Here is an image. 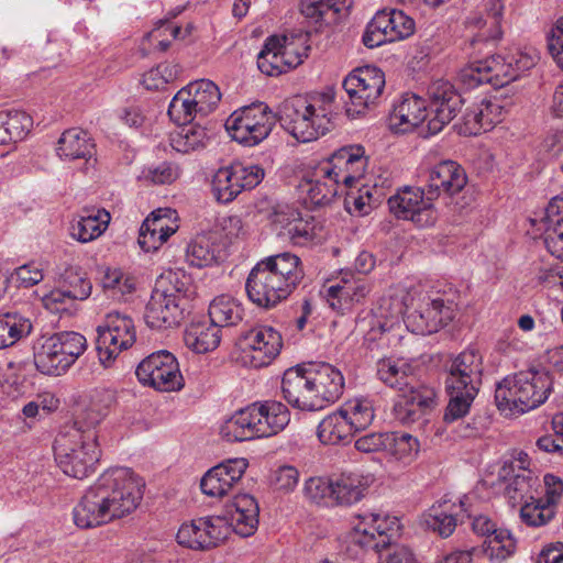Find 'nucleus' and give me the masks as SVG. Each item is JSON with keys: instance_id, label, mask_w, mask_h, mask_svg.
<instances>
[{"instance_id": "f257e3e1", "label": "nucleus", "mask_w": 563, "mask_h": 563, "mask_svg": "<svg viewBox=\"0 0 563 563\" xmlns=\"http://www.w3.org/2000/svg\"><path fill=\"white\" fill-rule=\"evenodd\" d=\"M144 482L126 467L103 472L73 510L81 529L96 528L132 514L143 498Z\"/></svg>"}, {"instance_id": "f03ea898", "label": "nucleus", "mask_w": 563, "mask_h": 563, "mask_svg": "<svg viewBox=\"0 0 563 563\" xmlns=\"http://www.w3.org/2000/svg\"><path fill=\"white\" fill-rule=\"evenodd\" d=\"M345 380L342 372L325 362L288 368L282 379L284 399L294 408L316 411L338 401Z\"/></svg>"}, {"instance_id": "7ed1b4c3", "label": "nucleus", "mask_w": 563, "mask_h": 563, "mask_svg": "<svg viewBox=\"0 0 563 563\" xmlns=\"http://www.w3.org/2000/svg\"><path fill=\"white\" fill-rule=\"evenodd\" d=\"M303 276L300 258L284 252L260 261L249 274L245 290L257 307L271 309L287 299Z\"/></svg>"}, {"instance_id": "20e7f679", "label": "nucleus", "mask_w": 563, "mask_h": 563, "mask_svg": "<svg viewBox=\"0 0 563 563\" xmlns=\"http://www.w3.org/2000/svg\"><path fill=\"white\" fill-rule=\"evenodd\" d=\"M377 376L385 385L401 391L395 406L397 418L401 422L419 420L433 406L435 390L417 383L416 368L411 362L405 358H383L377 363Z\"/></svg>"}, {"instance_id": "39448f33", "label": "nucleus", "mask_w": 563, "mask_h": 563, "mask_svg": "<svg viewBox=\"0 0 563 563\" xmlns=\"http://www.w3.org/2000/svg\"><path fill=\"white\" fill-rule=\"evenodd\" d=\"M483 376V356L475 347H467L445 365V393L449 402L444 421L454 422L465 417L476 398Z\"/></svg>"}, {"instance_id": "423d86ee", "label": "nucleus", "mask_w": 563, "mask_h": 563, "mask_svg": "<svg viewBox=\"0 0 563 563\" xmlns=\"http://www.w3.org/2000/svg\"><path fill=\"white\" fill-rule=\"evenodd\" d=\"M332 102L330 93L311 99L296 96L283 102L278 121L296 140L311 142L331 130Z\"/></svg>"}, {"instance_id": "0eeeda50", "label": "nucleus", "mask_w": 563, "mask_h": 563, "mask_svg": "<svg viewBox=\"0 0 563 563\" xmlns=\"http://www.w3.org/2000/svg\"><path fill=\"white\" fill-rule=\"evenodd\" d=\"M378 309L382 317L398 318L404 316L407 329L419 335L438 332L455 316V306L452 301H445L441 297L429 295H420L418 298L412 297L410 306L399 298H383Z\"/></svg>"}, {"instance_id": "6e6552de", "label": "nucleus", "mask_w": 563, "mask_h": 563, "mask_svg": "<svg viewBox=\"0 0 563 563\" xmlns=\"http://www.w3.org/2000/svg\"><path fill=\"white\" fill-rule=\"evenodd\" d=\"M552 384V377L545 371L531 368L509 375L496 386V406L505 415H522L545 402Z\"/></svg>"}, {"instance_id": "1a4fd4ad", "label": "nucleus", "mask_w": 563, "mask_h": 563, "mask_svg": "<svg viewBox=\"0 0 563 563\" xmlns=\"http://www.w3.org/2000/svg\"><path fill=\"white\" fill-rule=\"evenodd\" d=\"M190 286V277L180 269L163 273L156 279L145 308L146 324L157 330L178 325L184 318Z\"/></svg>"}, {"instance_id": "9d476101", "label": "nucleus", "mask_w": 563, "mask_h": 563, "mask_svg": "<svg viewBox=\"0 0 563 563\" xmlns=\"http://www.w3.org/2000/svg\"><path fill=\"white\" fill-rule=\"evenodd\" d=\"M100 452L97 432L75 421L54 443V456L58 467L67 476L84 479L95 472Z\"/></svg>"}, {"instance_id": "9b49d317", "label": "nucleus", "mask_w": 563, "mask_h": 563, "mask_svg": "<svg viewBox=\"0 0 563 563\" xmlns=\"http://www.w3.org/2000/svg\"><path fill=\"white\" fill-rule=\"evenodd\" d=\"M534 64V56L520 51L506 58L490 56L476 59L462 68L459 79L466 89H473L483 84H489L496 88L504 87L520 78Z\"/></svg>"}, {"instance_id": "f8f14e48", "label": "nucleus", "mask_w": 563, "mask_h": 563, "mask_svg": "<svg viewBox=\"0 0 563 563\" xmlns=\"http://www.w3.org/2000/svg\"><path fill=\"white\" fill-rule=\"evenodd\" d=\"M221 100L219 87L209 79H200L181 88L172 99L168 115L176 124L190 123L197 115L213 112Z\"/></svg>"}, {"instance_id": "ddd939ff", "label": "nucleus", "mask_w": 563, "mask_h": 563, "mask_svg": "<svg viewBox=\"0 0 563 563\" xmlns=\"http://www.w3.org/2000/svg\"><path fill=\"white\" fill-rule=\"evenodd\" d=\"M277 117L264 102L242 107L225 121V129L232 140L244 146L263 142L276 124Z\"/></svg>"}, {"instance_id": "4468645a", "label": "nucleus", "mask_w": 563, "mask_h": 563, "mask_svg": "<svg viewBox=\"0 0 563 563\" xmlns=\"http://www.w3.org/2000/svg\"><path fill=\"white\" fill-rule=\"evenodd\" d=\"M343 88L350 99L346 114L354 118L377 103L385 88V75L375 66L358 67L346 76Z\"/></svg>"}, {"instance_id": "2eb2a0df", "label": "nucleus", "mask_w": 563, "mask_h": 563, "mask_svg": "<svg viewBox=\"0 0 563 563\" xmlns=\"http://www.w3.org/2000/svg\"><path fill=\"white\" fill-rule=\"evenodd\" d=\"M136 340L135 325L132 318L119 311L106 314L97 327V351L103 366H109L124 350L130 349Z\"/></svg>"}, {"instance_id": "dca6fc26", "label": "nucleus", "mask_w": 563, "mask_h": 563, "mask_svg": "<svg viewBox=\"0 0 563 563\" xmlns=\"http://www.w3.org/2000/svg\"><path fill=\"white\" fill-rule=\"evenodd\" d=\"M265 176L258 165L232 164L219 168L211 180V192L220 203L232 202L243 190L255 188Z\"/></svg>"}, {"instance_id": "f3484780", "label": "nucleus", "mask_w": 563, "mask_h": 563, "mask_svg": "<svg viewBox=\"0 0 563 563\" xmlns=\"http://www.w3.org/2000/svg\"><path fill=\"white\" fill-rule=\"evenodd\" d=\"M135 374L141 384L159 391H176L184 387L177 358L165 350L145 357L137 365Z\"/></svg>"}, {"instance_id": "a211bd4d", "label": "nucleus", "mask_w": 563, "mask_h": 563, "mask_svg": "<svg viewBox=\"0 0 563 563\" xmlns=\"http://www.w3.org/2000/svg\"><path fill=\"white\" fill-rule=\"evenodd\" d=\"M415 30V20L404 11L382 10L368 22L363 34V43L368 48H375L385 43L408 38Z\"/></svg>"}, {"instance_id": "6ab92c4d", "label": "nucleus", "mask_w": 563, "mask_h": 563, "mask_svg": "<svg viewBox=\"0 0 563 563\" xmlns=\"http://www.w3.org/2000/svg\"><path fill=\"white\" fill-rule=\"evenodd\" d=\"M239 341L244 362L254 368L269 365L283 347L282 334L266 324H257L243 331Z\"/></svg>"}, {"instance_id": "aec40b11", "label": "nucleus", "mask_w": 563, "mask_h": 563, "mask_svg": "<svg viewBox=\"0 0 563 563\" xmlns=\"http://www.w3.org/2000/svg\"><path fill=\"white\" fill-rule=\"evenodd\" d=\"M230 533L228 520L220 516L201 517L185 522L178 529L176 539L181 547L207 551L220 545Z\"/></svg>"}, {"instance_id": "412c9836", "label": "nucleus", "mask_w": 563, "mask_h": 563, "mask_svg": "<svg viewBox=\"0 0 563 563\" xmlns=\"http://www.w3.org/2000/svg\"><path fill=\"white\" fill-rule=\"evenodd\" d=\"M432 201L427 187H406L388 199V206L398 219L410 220L423 228L433 225L437 221Z\"/></svg>"}, {"instance_id": "4be33fe9", "label": "nucleus", "mask_w": 563, "mask_h": 563, "mask_svg": "<svg viewBox=\"0 0 563 563\" xmlns=\"http://www.w3.org/2000/svg\"><path fill=\"white\" fill-rule=\"evenodd\" d=\"M353 528V541L365 549L380 551L390 544L391 539L399 531L397 517L379 512H362L357 515Z\"/></svg>"}, {"instance_id": "5701e85b", "label": "nucleus", "mask_w": 563, "mask_h": 563, "mask_svg": "<svg viewBox=\"0 0 563 563\" xmlns=\"http://www.w3.org/2000/svg\"><path fill=\"white\" fill-rule=\"evenodd\" d=\"M428 96L433 117L428 119L426 126L428 134L434 135L455 118L463 104V98L454 85L445 79L431 82Z\"/></svg>"}, {"instance_id": "b1692460", "label": "nucleus", "mask_w": 563, "mask_h": 563, "mask_svg": "<svg viewBox=\"0 0 563 563\" xmlns=\"http://www.w3.org/2000/svg\"><path fill=\"white\" fill-rule=\"evenodd\" d=\"M371 291V285L364 277L344 272L331 285L323 288V298L329 307L341 314L364 301Z\"/></svg>"}, {"instance_id": "393cba45", "label": "nucleus", "mask_w": 563, "mask_h": 563, "mask_svg": "<svg viewBox=\"0 0 563 563\" xmlns=\"http://www.w3.org/2000/svg\"><path fill=\"white\" fill-rule=\"evenodd\" d=\"M298 187L311 205L322 206L336 196L341 184L332 174V167L322 161L305 172Z\"/></svg>"}, {"instance_id": "a878e982", "label": "nucleus", "mask_w": 563, "mask_h": 563, "mask_svg": "<svg viewBox=\"0 0 563 563\" xmlns=\"http://www.w3.org/2000/svg\"><path fill=\"white\" fill-rule=\"evenodd\" d=\"M332 167V174L344 187H352L353 184L364 176L368 158L362 145L343 146L325 159Z\"/></svg>"}, {"instance_id": "bb28decb", "label": "nucleus", "mask_w": 563, "mask_h": 563, "mask_svg": "<svg viewBox=\"0 0 563 563\" xmlns=\"http://www.w3.org/2000/svg\"><path fill=\"white\" fill-rule=\"evenodd\" d=\"M249 466L246 459H233L209 470L201 478L200 487L210 497L227 495L241 481Z\"/></svg>"}, {"instance_id": "cd10ccee", "label": "nucleus", "mask_w": 563, "mask_h": 563, "mask_svg": "<svg viewBox=\"0 0 563 563\" xmlns=\"http://www.w3.org/2000/svg\"><path fill=\"white\" fill-rule=\"evenodd\" d=\"M504 4L500 0H488L485 4V15H474L468 19V24L478 29L477 34L471 40L470 47L482 51V46H494L501 38V20Z\"/></svg>"}, {"instance_id": "c85d7f7f", "label": "nucleus", "mask_w": 563, "mask_h": 563, "mask_svg": "<svg viewBox=\"0 0 563 563\" xmlns=\"http://www.w3.org/2000/svg\"><path fill=\"white\" fill-rule=\"evenodd\" d=\"M467 177L464 169L453 161H444L438 164L429 175V199H435L442 194L450 197L459 194L466 185Z\"/></svg>"}, {"instance_id": "c756f323", "label": "nucleus", "mask_w": 563, "mask_h": 563, "mask_svg": "<svg viewBox=\"0 0 563 563\" xmlns=\"http://www.w3.org/2000/svg\"><path fill=\"white\" fill-rule=\"evenodd\" d=\"M498 478L505 484V495L515 506L532 498L539 478L529 468H514L512 465H503L498 471Z\"/></svg>"}, {"instance_id": "7c9ffc66", "label": "nucleus", "mask_w": 563, "mask_h": 563, "mask_svg": "<svg viewBox=\"0 0 563 563\" xmlns=\"http://www.w3.org/2000/svg\"><path fill=\"white\" fill-rule=\"evenodd\" d=\"M287 55L288 46L283 45L278 37L271 36L265 41L262 51L257 55V67L261 73L267 76H278L302 63L300 56L288 59Z\"/></svg>"}, {"instance_id": "2f4dec72", "label": "nucleus", "mask_w": 563, "mask_h": 563, "mask_svg": "<svg viewBox=\"0 0 563 563\" xmlns=\"http://www.w3.org/2000/svg\"><path fill=\"white\" fill-rule=\"evenodd\" d=\"M505 108L497 99H483L464 114V133L478 134L492 130L504 119Z\"/></svg>"}, {"instance_id": "473e14b6", "label": "nucleus", "mask_w": 563, "mask_h": 563, "mask_svg": "<svg viewBox=\"0 0 563 563\" xmlns=\"http://www.w3.org/2000/svg\"><path fill=\"white\" fill-rule=\"evenodd\" d=\"M260 508L251 495L240 494L234 497L230 510V531L246 538L255 533L258 526Z\"/></svg>"}, {"instance_id": "72a5a7b5", "label": "nucleus", "mask_w": 563, "mask_h": 563, "mask_svg": "<svg viewBox=\"0 0 563 563\" xmlns=\"http://www.w3.org/2000/svg\"><path fill=\"white\" fill-rule=\"evenodd\" d=\"M110 220V213L106 209H84L71 221L69 234L80 243L91 242L107 230Z\"/></svg>"}, {"instance_id": "f704fd0d", "label": "nucleus", "mask_w": 563, "mask_h": 563, "mask_svg": "<svg viewBox=\"0 0 563 563\" xmlns=\"http://www.w3.org/2000/svg\"><path fill=\"white\" fill-rule=\"evenodd\" d=\"M429 117L427 102L413 93H406L401 101L394 107L390 122L394 128L407 132L422 124Z\"/></svg>"}, {"instance_id": "c9c22d12", "label": "nucleus", "mask_w": 563, "mask_h": 563, "mask_svg": "<svg viewBox=\"0 0 563 563\" xmlns=\"http://www.w3.org/2000/svg\"><path fill=\"white\" fill-rule=\"evenodd\" d=\"M543 222L547 250L556 258L563 257V196H556L549 201Z\"/></svg>"}, {"instance_id": "e433bc0d", "label": "nucleus", "mask_w": 563, "mask_h": 563, "mask_svg": "<svg viewBox=\"0 0 563 563\" xmlns=\"http://www.w3.org/2000/svg\"><path fill=\"white\" fill-rule=\"evenodd\" d=\"M252 405L238 410L220 428L221 437L229 442H242L261 438Z\"/></svg>"}, {"instance_id": "4c0bfd02", "label": "nucleus", "mask_w": 563, "mask_h": 563, "mask_svg": "<svg viewBox=\"0 0 563 563\" xmlns=\"http://www.w3.org/2000/svg\"><path fill=\"white\" fill-rule=\"evenodd\" d=\"M261 438L277 434L289 423L287 407L275 400L252 404Z\"/></svg>"}, {"instance_id": "58836bf2", "label": "nucleus", "mask_w": 563, "mask_h": 563, "mask_svg": "<svg viewBox=\"0 0 563 563\" xmlns=\"http://www.w3.org/2000/svg\"><path fill=\"white\" fill-rule=\"evenodd\" d=\"M56 152L63 161H88L95 154V143L87 131L73 128L60 135Z\"/></svg>"}, {"instance_id": "ea45409f", "label": "nucleus", "mask_w": 563, "mask_h": 563, "mask_svg": "<svg viewBox=\"0 0 563 563\" xmlns=\"http://www.w3.org/2000/svg\"><path fill=\"white\" fill-rule=\"evenodd\" d=\"M461 509L462 504L456 505L449 500L439 501L423 515V523L441 538H449L456 529Z\"/></svg>"}, {"instance_id": "a19ab883", "label": "nucleus", "mask_w": 563, "mask_h": 563, "mask_svg": "<svg viewBox=\"0 0 563 563\" xmlns=\"http://www.w3.org/2000/svg\"><path fill=\"white\" fill-rule=\"evenodd\" d=\"M317 435L325 445H345L354 437L349 422L339 408L328 413L318 424Z\"/></svg>"}, {"instance_id": "79ce46f5", "label": "nucleus", "mask_w": 563, "mask_h": 563, "mask_svg": "<svg viewBox=\"0 0 563 563\" xmlns=\"http://www.w3.org/2000/svg\"><path fill=\"white\" fill-rule=\"evenodd\" d=\"M221 341V330L211 321L191 322L184 332V342L196 353L213 351Z\"/></svg>"}, {"instance_id": "37998d69", "label": "nucleus", "mask_w": 563, "mask_h": 563, "mask_svg": "<svg viewBox=\"0 0 563 563\" xmlns=\"http://www.w3.org/2000/svg\"><path fill=\"white\" fill-rule=\"evenodd\" d=\"M222 249L212 235H198L186 247V262L197 268L212 266L222 260Z\"/></svg>"}, {"instance_id": "c03bdc74", "label": "nucleus", "mask_w": 563, "mask_h": 563, "mask_svg": "<svg viewBox=\"0 0 563 563\" xmlns=\"http://www.w3.org/2000/svg\"><path fill=\"white\" fill-rule=\"evenodd\" d=\"M33 350V362L41 374L60 376L68 371L66 365H64L63 357L58 355L51 336L37 339Z\"/></svg>"}, {"instance_id": "a18cd8bd", "label": "nucleus", "mask_w": 563, "mask_h": 563, "mask_svg": "<svg viewBox=\"0 0 563 563\" xmlns=\"http://www.w3.org/2000/svg\"><path fill=\"white\" fill-rule=\"evenodd\" d=\"M115 402L117 395L113 389L97 388L91 394L88 408L76 421H80L85 429L96 430V426L106 418Z\"/></svg>"}, {"instance_id": "49530a36", "label": "nucleus", "mask_w": 563, "mask_h": 563, "mask_svg": "<svg viewBox=\"0 0 563 563\" xmlns=\"http://www.w3.org/2000/svg\"><path fill=\"white\" fill-rule=\"evenodd\" d=\"M210 321L219 329L238 324L243 318L242 305L229 295L216 297L209 305Z\"/></svg>"}, {"instance_id": "de8ad7c7", "label": "nucleus", "mask_w": 563, "mask_h": 563, "mask_svg": "<svg viewBox=\"0 0 563 563\" xmlns=\"http://www.w3.org/2000/svg\"><path fill=\"white\" fill-rule=\"evenodd\" d=\"M29 318L18 312H0V349L14 345L32 331Z\"/></svg>"}, {"instance_id": "09e8293b", "label": "nucleus", "mask_w": 563, "mask_h": 563, "mask_svg": "<svg viewBox=\"0 0 563 563\" xmlns=\"http://www.w3.org/2000/svg\"><path fill=\"white\" fill-rule=\"evenodd\" d=\"M365 490L366 484L361 475L343 473L333 478L332 500L338 505L350 506L360 501Z\"/></svg>"}, {"instance_id": "8fccbe9b", "label": "nucleus", "mask_w": 563, "mask_h": 563, "mask_svg": "<svg viewBox=\"0 0 563 563\" xmlns=\"http://www.w3.org/2000/svg\"><path fill=\"white\" fill-rule=\"evenodd\" d=\"M354 434L368 428L374 420L372 402L365 398H354L339 407Z\"/></svg>"}, {"instance_id": "3c124183", "label": "nucleus", "mask_w": 563, "mask_h": 563, "mask_svg": "<svg viewBox=\"0 0 563 563\" xmlns=\"http://www.w3.org/2000/svg\"><path fill=\"white\" fill-rule=\"evenodd\" d=\"M180 131L173 136L172 146L180 153H189L206 146L209 136L206 128L199 124H183Z\"/></svg>"}, {"instance_id": "603ef678", "label": "nucleus", "mask_w": 563, "mask_h": 563, "mask_svg": "<svg viewBox=\"0 0 563 563\" xmlns=\"http://www.w3.org/2000/svg\"><path fill=\"white\" fill-rule=\"evenodd\" d=\"M485 554L493 563H501L516 551V540L507 529L494 531V536L485 541Z\"/></svg>"}, {"instance_id": "864d4df0", "label": "nucleus", "mask_w": 563, "mask_h": 563, "mask_svg": "<svg viewBox=\"0 0 563 563\" xmlns=\"http://www.w3.org/2000/svg\"><path fill=\"white\" fill-rule=\"evenodd\" d=\"M520 509V517L525 523L531 527H540L547 525L555 514L543 498H528L523 501Z\"/></svg>"}, {"instance_id": "5fc2aeb1", "label": "nucleus", "mask_w": 563, "mask_h": 563, "mask_svg": "<svg viewBox=\"0 0 563 563\" xmlns=\"http://www.w3.org/2000/svg\"><path fill=\"white\" fill-rule=\"evenodd\" d=\"M351 0H302L300 4L301 13L319 22L331 13L333 16L351 7Z\"/></svg>"}, {"instance_id": "6e6d98bb", "label": "nucleus", "mask_w": 563, "mask_h": 563, "mask_svg": "<svg viewBox=\"0 0 563 563\" xmlns=\"http://www.w3.org/2000/svg\"><path fill=\"white\" fill-rule=\"evenodd\" d=\"M63 287L68 292L69 301L85 300L91 294V283L79 267H68L62 275Z\"/></svg>"}, {"instance_id": "4d7b16f0", "label": "nucleus", "mask_w": 563, "mask_h": 563, "mask_svg": "<svg viewBox=\"0 0 563 563\" xmlns=\"http://www.w3.org/2000/svg\"><path fill=\"white\" fill-rule=\"evenodd\" d=\"M389 449L391 453L400 461L409 463L413 461L420 450L417 438L407 432H389Z\"/></svg>"}, {"instance_id": "13d9d810", "label": "nucleus", "mask_w": 563, "mask_h": 563, "mask_svg": "<svg viewBox=\"0 0 563 563\" xmlns=\"http://www.w3.org/2000/svg\"><path fill=\"white\" fill-rule=\"evenodd\" d=\"M279 235L289 240L294 245L306 246L314 239L316 234L313 225L297 214L283 227Z\"/></svg>"}, {"instance_id": "bf43d9fd", "label": "nucleus", "mask_w": 563, "mask_h": 563, "mask_svg": "<svg viewBox=\"0 0 563 563\" xmlns=\"http://www.w3.org/2000/svg\"><path fill=\"white\" fill-rule=\"evenodd\" d=\"M377 203L378 198L368 186H363L355 192H349L345 198L346 210L356 216L368 214Z\"/></svg>"}, {"instance_id": "052dcab7", "label": "nucleus", "mask_w": 563, "mask_h": 563, "mask_svg": "<svg viewBox=\"0 0 563 563\" xmlns=\"http://www.w3.org/2000/svg\"><path fill=\"white\" fill-rule=\"evenodd\" d=\"M180 175L177 165L163 162L156 166H148L142 169L140 178L154 185H168L174 183Z\"/></svg>"}, {"instance_id": "680f3d73", "label": "nucleus", "mask_w": 563, "mask_h": 563, "mask_svg": "<svg viewBox=\"0 0 563 563\" xmlns=\"http://www.w3.org/2000/svg\"><path fill=\"white\" fill-rule=\"evenodd\" d=\"M12 142L23 140L33 126V119L24 111L1 112Z\"/></svg>"}, {"instance_id": "e2e57ef3", "label": "nucleus", "mask_w": 563, "mask_h": 563, "mask_svg": "<svg viewBox=\"0 0 563 563\" xmlns=\"http://www.w3.org/2000/svg\"><path fill=\"white\" fill-rule=\"evenodd\" d=\"M174 211L170 209H157L153 211L142 223L144 231H157L159 233L174 234L177 224L172 222Z\"/></svg>"}, {"instance_id": "0e129e2a", "label": "nucleus", "mask_w": 563, "mask_h": 563, "mask_svg": "<svg viewBox=\"0 0 563 563\" xmlns=\"http://www.w3.org/2000/svg\"><path fill=\"white\" fill-rule=\"evenodd\" d=\"M56 340H59V344L68 353L69 360L74 363L79 358L87 349L86 338L75 331H63L53 334Z\"/></svg>"}, {"instance_id": "69168bd1", "label": "nucleus", "mask_w": 563, "mask_h": 563, "mask_svg": "<svg viewBox=\"0 0 563 563\" xmlns=\"http://www.w3.org/2000/svg\"><path fill=\"white\" fill-rule=\"evenodd\" d=\"M389 432H371L356 439L354 446L363 453H377L389 449Z\"/></svg>"}, {"instance_id": "338daca9", "label": "nucleus", "mask_w": 563, "mask_h": 563, "mask_svg": "<svg viewBox=\"0 0 563 563\" xmlns=\"http://www.w3.org/2000/svg\"><path fill=\"white\" fill-rule=\"evenodd\" d=\"M547 43L550 55L563 69V14L554 21L547 33Z\"/></svg>"}, {"instance_id": "774afa93", "label": "nucleus", "mask_w": 563, "mask_h": 563, "mask_svg": "<svg viewBox=\"0 0 563 563\" xmlns=\"http://www.w3.org/2000/svg\"><path fill=\"white\" fill-rule=\"evenodd\" d=\"M11 278L16 282L19 287L30 288L41 283L44 274L41 264L31 262L16 267Z\"/></svg>"}]
</instances>
